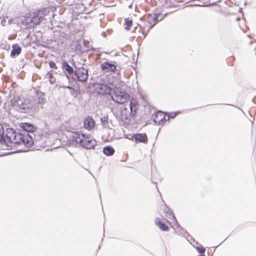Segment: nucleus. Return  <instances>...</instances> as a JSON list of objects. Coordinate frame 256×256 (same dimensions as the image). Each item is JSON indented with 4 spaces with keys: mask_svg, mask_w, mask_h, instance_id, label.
<instances>
[{
    "mask_svg": "<svg viewBox=\"0 0 256 256\" xmlns=\"http://www.w3.org/2000/svg\"><path fill=\"white\" fill-rule=\"evenodd\" d=\"M4 130L2 125L0 123V142L2 144L6 142V139L4 136Z\"/></svg>",
    "mask_w": 256,
    "mask_h": 256,
    "instance_id": "22",
    "label": "nucleus"
},
{
    "mask_svg": "<svg viewBox=\"0 0 256 256\" xmlns=\"http://www.w3.org/2000/svg\"><path fill=\"white\" fill-rule=\"evenodd\" d=\"M196 249L200 254H203L205 252V248L202 246H197Z\"/></svg>",
    "mask_w": 256,
    "mask_h": 256,
    "instance_id": "25",
    "label": "nucleus"
},
{
    "mask_svg": "<svg viewBox=\"0 0 256 256\" xmlns=\"http://www.w3.org/2000/svg\"><path fill=\"white\" fill-rule=\"evenodd\" d=\"M101 69L106 73H114L116 70V66L114 64L104 62L100 66Z\"/></svg>",
    "mask_w": 256,
    "mask_h": 256,
    "instance_id": "10",
    "label": "nucleus"
},
{
    "mask_svg": "<svg viewBox=\"0 0 256 256\" xmlns=\"http://www.w3.org/2000/svg\"><path fill=\"white\" fill-rule=\"evenodd\" d=\"M132 138L136 141L146 143L148 142L147 136L146 134H136L133 136Z\"/></svg>",
    "mask_w": 256,
    "mask_h": 256,
    "instance_id": "16",
    "label": "nucleus"
},
{
    "mask_svg": "<svg viewBox=\"0 0 256 256\" xmlns=\"http://www.w3.org/2000/svg\"><path fill=\"white\" fill-rule=\"evenodd\" d=\"M114 148L110 146H106L103 148V152L106 156H112L114 153Z\"/></svg>",
    "mask_w": 256,
    "mask_h": 256,
    "instance_id": "19",
    "label": "nucleus"
},
{
    "mask_svg": "<svg viewBox=\"0 0 256 256\" xmlns=\"http://www.w3.org/2000/svg\"><path fill=\"white\" fill-rule=\"evenodd\" d=\"M21 132L16 133L12 129H8L6 130V142L2 144L8 146H9L8 142L14 144H20Z\"/></svg>",
    "mask_w": 256,
    "mask_h": 256,
    "instance_id": "5",
    "label": "nucleus"
},
{
    "mask_svg": "<svg viewBox=\"0 0 256 256\" xmlns=\"http://www.w3.org/2000/svg\"><path fill=\"white\" fill-rule=\"evenodd\" d=\"M48 14L46 9L42 8L34 12H28L20 20L21 24L26 28H34L44 20Z\"/></svg>",
    "mask_w": 256,
    "mask_h": 256,
    "instance_id": "1",
    "label": "nucleus"
},
{
    "mask_svg": "<svg viewBox=\"0 0 256 256\" xmlns=\"http://www.w3.org/2000/svg\"><path fill=\"white\" fill-rule=\"evenodd\" d=\"M46 76L48 78L51 84H54L56 82V78L53 76L52 72H49L46 74Z\"/></svg>",
    "mask_w": 256,
    "mask_h": 256,
    "instance_id": "23",
    "label": "nucleus"
},
{
    "mask_svg": "<svg viewBox=\"0 0 256 256\" xmlns=\"http://www.w3.org/2000/svg\"><path fill=\"white\" fill-rule=\"evenodd\" d=\"M22 51V48L20 46H13V48L10 52V55L12 56H14L16 55H18L20 54Z\"/></svg>",
    "mask_w": 256,
    "mask_h": 256,
    "instance_id": "20",
    "label": "nucleus"
},
{
    "mask_svg": "<svg viewBox=\"0 0 256 256\" xmlns=\"http://www.w3.org/2000/svg\"><path fill=\"white\" fill-rule=\"evenodd\" d=\"M38 103L40 104H43L46 102V100L44 98L39 97L38 98Z\"/></svg>",
    "mask_w": 256,
    "mask_h": 256,
    "instance_id": "28",
    "label": "nucleus"
},
{
    "mask_svg": "<svg viewBox=\"0 0 256 256\" xmlns=\"http://www.w3.org/2000/svg\"><path fill=\"white\" fill-rule=\"evenodd\" d=\"M94 92L98 94L104 96L110 94L112 88L106 84H94Z\"/></svg>",
    "mask_w": 256,
    "mask_h": 256,
    "instance_id": "6",
    "label": "nucleus"
},
{
    "mask_svg": "<svg viewBox=\"0 0 256 256\" xmlns=\"http://www.w3.org/2000/svg\"><path fill=\"white\" fill-rule=\"evenodd\" d=\"M16 104L19 110L24 113H27L32 110L34 106L32 100L28 98H18Z\"/></svg>",
    "mask_w": 256,
    "mask_h": 256,
    "instance_id": "4",
    "label": "nucleus"
},
{
    "mask_svg": "<svg viewBox=\"0 0 256 256\" xmlns=\"http://www.w3.org/2000/svg\"><path fill=\"white\" fill-rule=\"evenodd\" d=\"M154 222L155 224L163 231H168L169 230V226L167 224L170 225L172 223V222L168 220L160 218H156Z\"/></svg>",
    "mask_w": 256,
    "mask_h": 256,
    "instance_id": "8",
    "label": "nucleus"
},
{
    "mask_svg": "<svg viewBox=\"0 0 256 256\" xmlns=\"http://www.w3.org/2000/svg\"><path fill=\"white\" fill-rule=\"evenodd\" d=\"M49 66H50V68H54V70L58 69V67L56 66V64L54 62H52V61L50 62Z\"/></svg>",
    "mask_w": 256,
    "mask_h": 256,
    "instance_id": "26",
    "label": "nucleus"
},
{
    "mask_svg": "<svg viewBox=\"0 0 256 256\" xmlns=\"http://www.w3.org/2000/svg\"><path fill=\"white\" fill-rule=\"evenodd\" d=\"M76 74L78 80L80 82H86L88 78V71L83 68L77 69L76 71Z\"/></svg>",
    "mask_w": 256,
    "mask_h": 256,
    "instance_id": "9",
    "label": "nucleus"
},
{
    "mask_svg": "<svg viewBox=\"0 0 256 256\" xmlns=\"http://www.w3.org/2000/svg\"><path fill=\"white\" fill-rule=\"evenodd\" d=\"M154 120L159 124H162L166 120L165 114L162 112H158L154 116Z\"/></svg>",
    "mask_w": 256,
    "mask_h": 256,
    "instance_id": "15",
    "label": "nucleus"
},
{
    "mask_svg": "<svg viewBox=\"0 0 256 256\" xmlns=\"http://www.w3.org/2000/svg\"><path fill=\"white\" fill-rule=\"evenodd\" d=\"M62 69L66 70L69 74H72L74 72L73 68L66 61L62 62Z\"/></svg>",
    "mask_w": 256,
    "mask_h": 256,
    "instance_id": "18",
    "label": "nucleus"
},
{
    "mask_svg": "<svg viewBox=\"0 0 256 256\" xmlns=\"http://www.w3.org/2000/svg\"><path fill=\"white\" fill-rule=\"evenodd\" d=\"M130 117H132L130 113H128V110L126 108L122 110L120 118L124 124H128L130 122Z\"/></svg>",
    "mask_w": 256,
    "mask_h": 256,
    "instance_id": "12",
    "label": "nucleus"
},
{
    "mask_svg": "<svg viewBox=\"0 0 256 256\" xmlns=\"http://www.w3.org/2000/svg\"><path fill=\"white\" fill-rule=\"evenodd\" d=\"M176 115H177V113L176 112H171L170 114V117L174 118V117H176Z\"/></svg>",
    "mask_w": 256,
    "mask_h": 256,
    "instance_id": "29",
    "label": "nucleus"
},
{
    "mask_svg": "<svg viewBox=\"0 0 256 256\" xmlns=\"http://www.w3.org/2000/svg\"><path fill=\"white\" fill-rule=\"evenodd\" d=\"M146 20L150 24V28L156 23V17L155 14H148L146 16Z\"/></svg>",
    "mask_w": 256,
    "mask_h": 256,
    "instance_id": "17",
    "label": "nucleus"
},
{
    "mask_svg": "<svg viewBox=\"0 0 256 256\" xmlns=\"http://www.w3.org/2000/svg\"><path fill=\"white\" fill-rule=\"evenodd\" d=\"M34 144L32 136L26 132H21L20 144H24L26 147L31 146Z\"/></svg>",
    "mask_w": 256,
    "mask_h": 256,
    "instance_id": "7",
    "label": "nucleus"
},
{
    "mask_svg": "<svg viewBox=\"0 0 256 256\" xmlns=\"http://www.w3.org/2000/svg\"><path fill=\"white\" fill-rule=\"evenodd\" d=\"M124 25L125 26V28L126 30H130V27L132 25V19L129 18H125L124 20Z\"/></svg>",
    "mask_w": 256,
    "mask_h": 256,
    "instance_id": "21",
    "label": "nucleus"
},
{
    "mask_svg": "<svg viewBox=\"0 0 256 256\" xmlns=\"http://www.w3.org/2000/svg\"><path fill=\"white\" fill-rule=\"evenodd\" d=\"M20 126L24 131V132H33L36 130V128L30 123L22 122L20 124Z\"/></svg>",
    "mask_w": 256,
    "mask_h": 256,
    "instance_id": "14",
    "label": "nucleus"
},
{
    "mask_svg": "<svg viewBox=\"0 0 256 256\" xmlns=\"http://www.w3.org/2000/svg\"><path fill=\"white\" fill-rule=\"evenodd\" d=\"M95 122L94 119L90 116L86 118L84 121V126L88 130H90L94 128Z\"/></svg>",
    "mask_w": 256,
    "mask_h": 256,
    "instance_id": "13",
    "label": "nucleus"
},
{
    "mask_svg": "<svg viewBox=\"0 0 256 256\" xmlns=\"http://www.w3.org/2000/svg\"><path fill=\"white\" fill-rule=\"evenodd\" d=\"M110 96L114 102L119 104L127 102L130 99V95L128 93L118 89L114 90L111 93Z\"/></svg>",
    "mask_w": 256,
    "mask_h": 256,
    "instance_id": "3",
    "label": "nucleus"
},
{
    "mask_svg": "<svg viewBox=\"0 0 256 256\" xmlns=\"http://www.w3.org/2000/svg\"><path fill=\"white\" fill-rule=\"evenodd\" d=\"M73 138L77 144L87 149L94 148L96 144L94 139L84 134L76 133Z\"/></svg>",
    "mask_w": 256,
    "mask_h": 256,
    "instance_id": "2",
    "label": "nucleus"
},
{
    "mask_svg": "<svg viewBox=\"0 0 256 256\" xmlns=\"http://www.w3.org/2000/svg\"><path fill=\"white\" fill-rule=\"evenodd\" d=\"M100 121L102 124L104 126H106L108 122V118L107 116H104L100 118Z\"/></svg>",
    "mask_w": 256,
    "mask_h": 256,
    "instance_id": "24",
    "label": "nucleus"
},
{
    "mask_svg": "<svg viewBox=\"0 0 256 256\" xmlns=\"http://www.w3.org/2000/svg\"><path fill=\"white\" fill-rule=\"evenodd\" d=\"M169 218L173 222H176V218H175V216L174 215L172 214V212H170V217H169Z\"/></svg>",
    "mask_w": 256,
    "mask_h": 256,
    "instance_id": "27",
    "label": "nucleus"
},
{
    "mask_svg": "<svg viewBox=\"0 0 256 256\" xmlns=\"http://www.w3.org/2000/svg\"><path fill=\"white\" fill-rule=\"evenodd\" d=\"M139 107V103L138 100L132 98L130 102V113L132 117H134Z\"/></svg>",
    "mask_w": 256,
    "mask_h": 256,
    "instance_id": "11",
    "label": "nucleus"
}]
</instances>
